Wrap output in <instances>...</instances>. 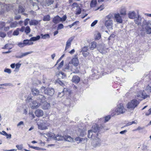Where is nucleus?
Returning <instances> with one entry per match:
<instances>
[{
	"mask_svg": "<svg viewBox=\"0 0 151 151\" xmlns=\"http://www.w3.org/2000/svg\"><path fill=\"white\" fill-rule=\"evenodd\" d=\"M99 131V127L96 124H93L91 130H88V137L94 139L93 143L95 147L100 146L101 144V141L98 137V132Z\"/></svg>",
	"mask_w": 151,
	"mask_h": 151,
	"instance_id": "f257e3e1",
	"label": "nucleus"
},
{
	"mask_svg": "<svg viewBox=\"0 0 151 151\" xmlns=\"http://www.w3.org/2000/svg\"><path fill=\"white\" fill-rule=\"evenodd\" d=\"M32 97H28L26 100L27 101L30 102L29 106L32 109H35L38 108L42 105V103L43 102V101L45 99V97L42 95H39L37 97V100H32Z\"/></svg>",
	"mask_w": 151,
	"mask_h": 151,
	"instance_id": "f03ea898",
	"label": "nucleus"
},
{
	"mask_svg": "<svg viewBox=\"0 0 151 151\" xmlns=\"http://www.w3.org/2000/svg\"><path fill=\"white\" fill-rule=\"evenodd\" d=\"M38 129L41 130H46L50 126L48 121L45 120H40L37 123Z\"/></svg>",
	"mask_w": 151,
	"mask_h": 151,
	"instance_id": "7ed1b4c3",
	"label": "nucleus"
},
{
	"mask_svg": "<svg viewBox=\"0 0 151 151\" xmlns=\"http://www.w3.org/2000/svg\"><path fill=\"white\" fill-rule=\"evenodd\" d=\"M126 111L123 104L122 103L118 104L114 109L112 111V112L115 114L119 115L124 113Z\"/></svg>",
	"mask_w": 151,
	"mask_h": 151,
	"instance_id": "20e7f679",
	"label": "nucleus"
},
{
	"mask_svg": "<svg viewBox=\"0 0 151 151\" xmlns=\"http://www.w3.org/2000/svg\"><path fill=\"white\" fill-rule=\"evenodd\" d=\"M113 16L111 14L105 17V25L108 29H112L113 27Z\"/></svg>",
	"mask_w": 151,
	"mask_h": 151,
	"instance_id": "39448f33",
	"label": "nucleus"
},
{
	"mask_svg": "<svg viewBox=\"0 0 151 151\" xmlns=\"http://www.w3.org/2000/svg\"><path fill=\"white\" fill-rule=\"evenodd\" d=\"M41 93H44L45 94L50 96H52L54 93V90L52 88H50L42 86L40 89Z\"/></svg>",
	"mask_w": 151,
	"mask_h": 151,
	"instance_id": "423d86ee",
	"label": "nucleus"
},
{
	"mask_svg": "<svg viewBox=\"0 0 151 151\" xmlns=\"http://www.w3.org/2000/svg\"><path fill=\"white\" fill-rule=\"evenodd\" d=\"M139 104V102L135 99H133L129 102L126 105L127 108L129 109L133 110Z\"/></svg>",
	"mask_w": 151,
	"mask_h": 151,
	"instance_id": "0eeeda50",
	"label": "nucleus"
},
{
	"mask_svg": "<svg viewBox=\"0 0 151 151\" xmlns=\"http://www.w3.org/2000/svg\"><path fill=\"white\" fill-rule=\"evenodd\" d=\"M136 96L137 97L145 99L149 96V95L145 92L144 90H140L137 92Z\"/></svg>",
	"mask_w": 151,
	"mask_h": 151,
	"instance_id": "6e6552de",
	"label": "nucleus"
},
{
	"mask_svg": "<svg viewBox=\"0 0 151 151\" xmlns=\"http://www.w3.org/2000/svg\"><path fill=\"white\" fill-rule=\"evenodd\" d=\"M92 76L95 79H97L101 76V73L97 69L92 70Z\"/></svg>",
	"mask_w": 151,
	"mask_h": 151,
	"instance_id": "1a4fd4ad",
	"label": "nucleus"
},
{
	"mask_svg": "<svg viewBox=\"0 0 151 151\" xmlns=\"http://www.w3.org/2000/svg\"><path fill=\"white\" fill-rule=\"evenodd\" d=\"M88 50V48L87 46L84 47L82 48L81 52L84 57H86L89 55Z\"/></svg>",
	"mask_w": 151,
	"mask_h": 151,
	"instance_id": "9d476101",
	"label": "nucleus"
},
{
	"mask_svg": "<svg viewBox=\"0 0 151 151\" xmlns=\"http://www.w3.org/2000/svg\"><path fill=\"white\" fill-rule=\"evenodd\" d=\"M99 51L102 54H105L108 51V48H106L104 45H101L98 47Z\"/></svg>",
	"mask_w": 151,
	"mask_h": 151,
	"instance_id": "9b49d317",
	"label": "nucleus"
},
{
	"mask_svg": "<svg viewBox=\"0 0 151 151\" xmlns=\"http://www.w3.org/2000/svg\"><path fill=\"white\" fill-rule=\"evenodd\" d=\"M114 18L115 19L117 23L119 24L122 23L123 20L122 17L119 13L114 14Z\"/></svg>",
	"mask_w": 151,
	"mask_h": 151,
	"instance_id": "f8f14e48",
	"label": "nucleus"
},
{
	"mask_svg": "<svg viewBox=\"0 0 151 151\" xmlns=\"http://www.w3.org/2000/svg\"><path fill=\"white\" fill-rule=\"evenodd\" d=\"M74 38V37L70 38L66 42V46L65 48V51H66L70 46L71 42Z\"/></svg>",
	"mask_w": 151,
	"mask_h": 151,
	"instance_id": "ddd939ff",
	"label": "nucleus"
},
{
	"mask_svg": "<svg viewBox=\"0 0 151 151\" xmlns=\"http://www.w3.org/2000/svg\"><path fill=\"white\" fill-rule=\"evenodd\" d=\"M70 63L72 64L74 66L77 67L79 64V61L77 57L73 58L69 62Z\"/></svg>",
	"mask_w": 151,
	"mask_h": 151,
	"instance_id": "4468645a",
	"label": "nucleus"
},
{
	"mask_svg": "<svg viewBox=\"0 0 151 151\" xmlns=\"http://www.w3.org/2000/svg\"><path fill=\"white\" fill-rule=\"evenodd\" d=\"M42 135L44 137H46V138L48 137L50 138H53L54 139V137L55 136V134L51 132H49L46 134H42Z\"/></svg>",
	"mask_w": 151,
	"mask_h": 151,
	"instance_id": "2eb2a0df",
	"label": "nucleus"
},
{
	"mask_svg": "<svg viewBox=\"0 0 151 151\" xmlns=\"http://www.w3.org/2000/svg\"><path fill=\"white\" fill-rule=\"evenodd\" d=\"M8 6L7 5L2 4L0 2V14L3 12L5 10H8Z\"/></svg>",
	"mask_w": 151,
	"mask_h": 151,
	"instance_id": "dca6fc26",
	"label": "nucleus"
},
{
	"mask_svg": "<svg viewBox=\"0 0 151 151\" xmlns=\"http://www.w3.org/2000/svg\"><path fill=\"white\" fill-rule=\"evenodd\" d=\"M64 140L68 142H74L73 138L68 135H65L64 136Z\"/></svg>",
	"mask_w": 151,
	"mask_h": 151,
	"instance_id": "f3484780",
	"label": "nucleus"
},
{
	"mask_svg": "<svg viewBox=\"0 0 151 151\" xmlns=\"http://www.w3.org/2000/svg\"><path fill=\"white\" fill-rule=\"evenodd\" d=\"M87 140V138H81L79 137H77L74 139V142L75 141H77L78 143H80L81 142H86Z\"/></svg>",
	"mask_w": 151,
	"mask_h": 151,
	"instance_id": "a211bd4d",
	"label": "nucleus"
},
{
	"mask_svg": "<svg viewBox=\"0 0 151 151\" xmlns=\"http://www.w3.org/2000/svg\"><path fill=\"white\" fill-rule=\"evenodd\" d=\"M36 116L37 117L42 116L43 115V111L40 109H37L36 110L35 112Z\"/></svg>",
	"mask_w": 151,
	"mask_h": 151,
	"instance_id": "6ab92c4d",
	"label": "nucleus"
},
{
	"mask_svg": "<svg viewBox=\"0 0 151 151\" xmlns=\"http://www.w3.org/2000/svg\"><path fill=\"white\" fill-rule=\"evenodd\" d=\"M44 101L45 100L43 101V102L42 103V104L43 103V105H42V108L44 109H48L50 107V104Z\"/></svg>",
	"mask_w": 151,
	"mask_h": 151,
	"instance_id": "aec40b11",
	"label": "nucleus"
},
{
	"mask_svg": "<svg viewBox=\"0 0 151 151\" xmlns=\"http://www.w3.org/2000/svg\"><path fill=\"white\" fill-rule=\"evenodd\" d=\"M24 11V8L21 6H19L18 7V9L17 11L16 10L14 12L15 14H17L18 13H23Z\"/></svg>",
	"mask_w": 151,
	"mask_h": 151,
	"instance_id": "412c9836",
	"label": "nucleus"
},
{
	"mask_svg": "<svg viewBox=\"0 0 151 151\" xmlns=\"http://www.w3.org/2000/svg\"><path fill=\"white\" fill-rule=\"evenodd\" d=\"M80 81V78L76 76H73L72 79V81L75 83H79Z\"/></svg>",
	"mask_w": 151,
	"mask_h": 151,
	"instance_id": "4be33fe9",
	"label": "nucleus"
},
{
	"mask_svg": "<svg viewBox=\"0 0 151 151\" xmlns=\"http://www.w3.org/2000/svg\"><path fill=\"white\" fill-rule=\"evenodd\" d=\"M60 17L58 15H57L53 18L52 22L57 24L60 22Z\"/></svg>",
	"mask_w": 151,
	"mask_h": 151,
	"instance_id": "5701e85b",
	"label": "nucleus"
},
{
	"mask_svg": "<svg viewBox=\"0 0 151 151\" xmlns=\"http://www.w3.org/2000/svg\"><path fill=\"white\" fill-rule=\"evenodd\" d=\"M64 136L58 134L56 136L55 135L54 137V140L58 141H62L64 140Z\"/></svg>",
	"mask_w": 151,
	"mask_h": 151,
	"instance_id": "b1692460",
	"label": "nucleus"
},
{
	"mask_svg": "<svg viewBox=\"0 0 151 151\" xmlns=\"http://www.w3.org/2000/svg\"><path fill=\"white\" fill-rule=\"evenodd\" d=\"M128 17L131 19L134 18L136 16V13L134 11H130L128 14Z\"/></svg>",
	"mask_w": 151,
	"mask_h": 151,
	"instance_id": "393cba45",
	"label": "nucleus"
},
{
	"mask_svg": "<svg viewBox=\"0 0 151 151\" xmlns=\"http://www.w3.org/2000/svg\"><path fill=\"white\" fill-rule=\"evenodd\" d=\"M101 35L100 33L98 31L95 32L94 34V38L96 40H99L101 38Z\"/></svg>",
	"mask_w": 151,
	"mask_h": 151,
	"instance_id": "a878e982",
	"label": "nucleus"
},
{
	"mask_svg": "<svg viewBox=\"0 0 151 151\" xmlns=\"http://www.w3.org/2000/svg\"><path fill=\"white\" fill-rule=\"evenodd\" d=\"M32 94L33 95H38L40 91L39 90L36 88H33L32 89Z\"/></svg>",
	"mask_w": 151,
	"mask_h": 151,
	"instance_id": "bb28decb",
	"label": "nucleus"
},
{
	"mask_svg": "<svg viewBox=\"0 0 151 151\" xmlns=\"http://www.w3.org/2000/svg\"><path fill=\"white\" fill-rule=\"evenodd\" d=\"M58 77V78H60L61 77L63 79L65 78L66 75L63 72H60L57 75Z\"/></svg>",
	"mask_w": 151,
	"mask_h": 151,
	"instance_id": "cd10ccee",
	"label": "nucleus"
},
{
	"mask_svg": "<svg viewBox=\"0 0 151 151\" xmlns=\"http://www.w3.org/2000/svg\"><path fill=\"white\" fill-rule=\"evenodd\" d=\"M25 46L32 45L33 43L31 42L30 39L29 40H24Z\"/></svg>",
	"mask_w": 151,
	"mask_h": 151,
	"instance_id": "c85d7f7f",
	"label": "nucleus"
},
{
	"mask_svg": "<svg viewBox=\"0 0 151 151\" xmlns=\"http://www.w3.org/2000/svg\"><path fill=\"white\" fill-rule=\"evenodd\" d=\"M53 2V0H46L45 6H49L52 4Z\"/></svg>",
	"mask_w": 151,
	"mask_h": 151,
	"instance_id": "c756f323",
	"label": "nucleus"
},
{
	"mask_svg": "<svg viewBox=\"0 0 151 151\" xmlns=\"http://www.w3.org/2000/svg\"><path fill=\"white\" fill-rule=\"evenodd\" d=\"M120 12L122 15H125L126 14V9L125 7H122L121 8Z\"/></svg>",
	"mask_w": 151,
	"mask_h": 151,
	"instance_id": "7c9ffc66",
	"label": "nucleus"
},
{
	"mask_svg": "<svg viewBox=\"0 0 151 151\" xmlns=\"http://www.w3.org/2000/svg\"><path fill=\"white\" fill-rule=\"evenodd\" d=\"M134 22L135 23L138 25L140 24L141 21V18L139 16L136 18L134 20Z\"/></svg>",
	"mask_w": 151,
	"mask_h": 151,
	"instance_id": "2f4dec72",
	"label": "nucleus"
},
{
	"mask_svg": "<svg viewBox=\"0 0 151 151\" xmlns=\"http://www.w3.org/2000/svg\"><path fill=\"white\" fill-rule=\"evenodd\" d=\"M29 23L30 25H35L38 24L39 22L35 20H31L29 22Z\"/></svg>",
	"mask_w": 151,
	"mask_h": 151,
	"instance_id": "473e14b6",
	"label": "nucleus"
},
{
	"mask_svg": "<svg viewBox=\"0 0 151 151\" xmlns=\"http://www.w3.org/2000/svg\"><path fill=\"white\" fill-rule=\"evenodd\" d=\"M43 20L44 21H49L50 20V15H47L43 17Z\"/></svg>",
	"mask_w": 151,
	"mask_h": 151,
	"instance_id": "72a5a7b5",
	"label": "nucleus"
},
{
	"mask_svg": "<svg viewBox=\"0 0 151 151\" xmlns=\"http://www.w3.org/2000/svg\"><path fill=\"white\" fill-rule=\"evenodd\" d=\"M96 0H92L90 3V6L91 7H93L96 6Z\"/></svg>",
	"mask_w": 151,
	"mask_h": 151,
	"instance_id": "f704fd0d",
	"label": "nucleus"
},
{
	"mask_svg": "<svg viewBox=\"0 0 151 151\" xmlns=\"http://www.w3.org/2000/svg\"><path fill=\"white\" fill-rule=\"evenodd\" d=\"M96 42H93L91 44L90 48L91 50H93L96 48Z\"/></svg>",
	"mask_w": 151,
	"mask_h": 151,
	"instance_id": "c9c22d12",
	"label": "nucleus"
},
{
	"mask_svg": "<svg viewBox=\"0 0 151 151\" xmlns=\"http://www.w3.org/2000/svg\"><path fill=\"white\" fill-rule=\"evenodd\" d=\"M63 92L66 94L70 95L71 93V91L69 89L67 88H64Z\"/></svg>",
	"mask_w": 151,
	"mask_h": 151,
	"instance_id": "e433bc0d",
	"label": "nucleus"
},
{
	"mask_svg": "<svg viewBox=\"0 0 151 151\" xmlns=\"http://www.w3.org/2000/svg\"><path fill=\"white\" fill-rule=\"evenodd\" d=\"M40 38L39 35H37L36 37H31L30 39L31 41H35L39 40Z\"/></svg>",
	"mask_w": 151,
	"mask_h": 151,
	"instance_id": "4c0bfd02",
	"label": "nucleus"
},
{
	"mask_svg": "<svg viewBox=\"0 0 151 151\" xmlns=\"http://www.w3.org/2000/svg\"><path fill=\"white\" fill-rule=\"evenodd\" d=\"M81 13V9L79 6L77 8L75 11V14L76 15H79Z\"/></svg>",
	"mask_w": 151,
	"mask_h": 151,
	"instance_id": "58836bf2",
	"label": "nucleus"
},
{
	"mask_svg": "<svg viewBox=\"0 0 151 151\" xmlns=\"http://www.w3.org/2000/svg\"><path fill=\"white\" fill-rule=\"evenodd\" d=\"M32 52H29L23 53L21 55L18 57L19 58H22L23 57L26 56L27 55L31 54Z\"/></svg>",
	"mask_w": 151,
	"mask_h": 151,
	"instance_id": "ea45409f",
	"label": "nucleus"
},
{
	"mask_svg": "<svg viewBox=\"0 0 151 151\" xmlns=\"http://www.w3.org/2000/svg\"><path fill=\"white\" fill-rule=\"evenodd\" d=\"M30 3H32L33 6H37L38 2L37 0H30Z\"/></svg>",
	"mask_w": 151,
	"mask_h": 151,
	"instance_id": "a19ab883",
	"label": "nucleus"
},
{
	"mask_svg": "<svg viewBox=\"0 0 151 151\" xmlns=\"http://www.w3.org/2000/svg\"><path fill=\"white\" fill-rule=\"evenodd\" d=\"M17 24L18 23L16 21L12 22L10 24V27L11 28L15 27L17 26Z\"/></svg>",
	"mask_w": 151,
	"mask_h": 151,
	"instance_id": "79ce46f5",
	"label": "nucleus"
},
{
	"mask_svg": "<svg viewBox=\"0 0 151 151\" xmlns=\"http://www.w3.org/2000/svg\"><path fill=\"white\" fill-rule=\"evenodd\" d=\"M19 28L17 29L16 30H15V31H14V32L13 33V35L14 36L18 35L19 34Z\"/></svg>",
	"mask_w": 151,
	"mask_h": 151,
	"instance_id": "37998d69",
	"label": "nucleus"
},
{
	"mask_svg": "<svg viewBox=\"0 0 151 151\" xmlns=\"http://www.w3.org/2000/svg\"><path fill=\"white\" fill-rule=\"evenodd\" d=\"M146 33L148 34H151V28L150 27H147L146 28Z\"/></svg>",
	"mask_w": 151,
	"mask_h": 151,
	"instance_id": "c03bdc74",
	"label": "nucleus"
},
{
	"mask_svg": "<svg viewBox=\"0 0 151 151\" xmlns=\"http://www.w3.org/2000/svg\"><path fill=\"white\" fill-rule=\"evenodd\" d=\"M10 45L9 44H6L2 48L3 49H11L12 47L9 46Z\"/></svg>",
	"mask_w": 151,
	"mask_h": 151,
	"instance_id": "a18cd8bd",
	"label": "nucleus"
},
{
	"mask_svg": "<svg viewBox=\"0 0 151 151\" xmlns=\"http://www.w3.org/2000/svg\"><path fill=\"white\" fill-rule=\"evenodd\" d=\"M56 83H57L59 84L60 85H61L63 86H64V84L63 83V82L62 81L60 80L59 79L56 80Z\"/></svg>",
	"mask_w": 151,
	"mask_h": 151,
	"instance_id": "49530a36",
	"label": "nucleus"
},
{
	"mask_svg": "<svg viewBox=\"0 0 151 151\" xmlns=\"http://www.w3.org/2000/svg\"><path fill=\"white\" fill-rule=\"evenodd\" d=\"M146 90L148 92H151V84H150L147 86Z\"/></svg>",
	"mask_w": 151,
	"mask_h": 151,
	"instance_id": "de8ad7c7",
	"label": "nucleus"
},
{
	"mask_svg": "<svg viewBox=\"0 0 151 151\" xmlns=\"http://www.w3.org/2000/svg\"><path fill=\"white\" fill-rule=\"evenodd\" d=\"M41 35L42 36V38L43 39H46L47 38H49L50 37L49 34H45L43 35L42 34Z\"/></svg>",
	"mask_w": 151,
	"mask_h": 151,
	"instance_id": "09e8293b",
	"label": "nucleus"
},
{
	"mask_svg": "<svg viewBox=\"0 0 151 151\" xmlns=\"http://www.w3.org/2000/svg\"><path fill=\"white\" fill-rule=\"evenodd\" d=\"M16 147L19 150H22L23 148V145L22 144L17 145Z\"/></svg>",
	"mask_w": 151,
	"mask_h": 151,
	"instance_id": "8fccbe9b",
	"label": "nucleus"
},
{
	"mask_svg": "<svg viewBox=\"0 0 151 151\" xmlns=\"http://www.w3.org/2000/svg\"><path fill=\"white\" fill-rule=\"evenodd\" d=\"M18 45L20 47H24L26 46L24 40L23 41V42H20L18 43Z\"/></svg>",
	"mask_w": 151,
	"mask_h": 151,
	"instance_id": "3c124183",
	"label": "nucleus"
},
{
	"mask_svg": "<svg viewBox=\"0 0 151 151\" xmlns=\"http://www.w3.org/2000/svg\"><path fill=\"white\" fill-rule=\"evenodd\" d=\"M30 32V29L29 27L28 26H27L25 30V32L26 34H28Z\"/></svg>",
	"mask_w": 151,
	"mask_h": 151,
	"instance_id": "603ef678",
	"label": "nucleus"
},
{
	"mask_svg": "<svg viewBox=\"0 0 151 151\" xmlns=\"http://www.w3.org/2000/svg\"><path fill=\"white\" fill-rule=\"evenodd\" d=\"M78 132H80V133H77L78 135L81 136H83L84 135V132L82 130L80 129Z\"/></svg>",
	"mask_w": 151,
	"mask_h": 151,
	"instance_id": "864d4df0",
	"label": "nucleus"
},
{
	"mask_svg": "<svg viewBox=\"0 0 151 151\" xmlns=\"http://www.w3.org/2000/svg\"><path fill=\"white\" fill-rule=\"evenodd\" d=\"M12 84L9 83H5L4 84H0V86H12Z\"/></svg>",
	"mask_w": 151,
	"mask_h": 151,
	"instance_id": "5fc2aeb1",
	"label": "nucleus"
},
{
	"mask_svg": "<svg viewBox=\"0 0 151 151\" xmlns=\"http://www.w3.org/2000/svg\"><path fill=\"white\" fill-rule=\"evenodd\" d=\"M64 27L63 25L61 24H59L58 25V27H57V30H59L60 29H63Z\"/></svg>",
	"mask_w": 151,
	"mask_h": 151,
	"instance_id": "6e6d98bb",
	"label": "nucleus"
},
{
	"mask_svg": "<svg viewBox=\"0 0 151 151\" xmlns=\"http://www.w3.org/2000/svg\"><path fill=\"white\" fill-rule=\"evenodd\" d=\"M6 34L3 32H0V37H2L4 38L6 37Z\"/></svg>",
	"mask_w": 151,
	"mask_h": 151,
	"instance_id": "4d7b16f0",
	"label": "nucleus"
},
{
	"mask_svg": "<svg viewBox=\"0 0 151 151\" xmlns=\"http://www.w3.org/2000/svg\"><path fill=\"white\" fill-rule=\"evenodd\" d=\"M72 7L73 8H74L75 7H76L77 8L79 7V6L77 3H74L72 4Z\"/></svg>",
	"mask_w": 151,
	"mask_h": 151,
	"instance_id": "13d9d810",
	"label": "nucleus"
},
{
	"mask_svg": "<svg viewBox=\"0 0 151 151\" xmlns=\"http://www.w3.org/2000/svg\"><path fill=\"white\" fill-rule=\"evenodd\" d=\"M6 25V24L3 22H0V28L1 29Z\"/></svg>",
	"mask_w": 151,
	"mask_h": 151,
	"instance_id": "bf43d9fd",
	"label": "nucleus"
},
{
	"mask_svg": "<svg viewBox=\"0 0 151 151\" xmlns=\"http://www.w3.org/2000/svg\"><path fill=\"white\" fill-rule=\"evenodd\" d=\"M67 19V17L66 15H64L62 18L60 17V22H64Z\"/></svg>",
	"mask_w": 151,
	"mask_h": 151,
	"instance_id": "052dcab7",
	"label": "nucleus"
},
{
	"mask_svg": "<svg viewBox=\"0 0 151 151\" xmlns=\"http://www.w3.org/2000/svg\"><path fill=\"white\" fill-rule=\"evenodd\" d=\"M4 72L9 74H10L11 73V70L10 69L6 68L4 70Z\"/></svg>",
	"mask_w": 151,
	"mask_h": 151,
	"instance_id": "680f3d73",
	"label": "nucleus"
},
{
	"mask_svg": "<svg viewBox=\"0 0 151 151\" xmlns=\"http://www.w3.org/2000/svg\"><path fill=\"white\" fill-rule=\"evenodd\" d=\"M98 21L97 20H94L91 24V27H94L97 23Z\"/></svg>",
	"mask_w": 151,
	"mask_h": 151,
	"instance_id": "e2e57ef3",
	"label": "nucleus"
},
{
	"mask_svg": "<svg viewBox=\"0 0 151 151\" xmlns=\"http://www.w3.org/2000/svg\"><path fill=\"white\" fill-rule=\"evenodd\" d=\"M111 118L110 116H106L105 118V122H107Z\"/></svg>",
	"mask_w": 151,
	"mask_h": 151,
	"instance_id": "0e129e2a",
	"label": "nucleus"
},
{
	"mask_svg": "<svg viewBox=\"0 0 151 151\" xmlns=\"http://www.w3.org/2000/svg\"><path fill=\"white\" fill-rule=\"evenodd\" d=\"M151 113V109H150L147 112L145 113V115L146 116H148L150 115Z\"/></svg>",
	"mask_w": 151,
	"mask_h": 151,
	"instance_id": "69168bd1",
	"label": "nucleus"
},
{
	"mask_svg": "<svg viewBox=\"0 0 151 151\" xmlns=\"http://www.w3.org/2000/svg\"><path fill=\"white\" fill-rule=\"evenodd\" d=\"M29 19H26L24 21V25L25 26L27 25L28 23V22L29 21Z\"/></svg>",
	"mask_w": 151,
	"mask_h": 151,
	"instance_id": "338daca9",
	"label": "nucleus"
},
{
	"mask_svg": "<svg viewBox=\"0 0 151 151\" xmlns=\"http://www.w3.org/2000/svg\"><path fill=\"white\" fill-rule=\"evenodd\" d=\"M20 65H21L20 64H19L18 63L16 64L15 65L16 69H17L18 70L19 69V68H20Z\"/></svg>",
	"mask_w": 151,
	"mask_h": 151,
	"instance_id": "774afa93",
	"label": "nucleus"
}]
</instances>
